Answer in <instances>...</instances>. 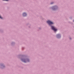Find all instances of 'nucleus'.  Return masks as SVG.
I'll use <instances>...</instances> for the list:
<instances>
[{
    "instance_id": "obj_1",
    "label": "nucleus",
    "mask_w": 74,
    "mask_h": 74,
    "mask_svg": "<svg viewBox=\"0 0 74 74\" xmlns=\"http://www.w3.org/2000/svg\"><path fill=\"white\" fill-rule=\"evenodd\" d=\"M47 22L48 23L49 25H52V24H53V23L51 21H47Z\"/></svg>"
},
{
    "instance_id": "obj_2",
    "label": "nucleus",
    "mask_w": 74,
    "mask_h": 74,
    "mask_svg": "<svg viewBox=\"0 0 74 74\" xmlns=\"http://www.w3.org/2000/svg\"><path fill=\"white\" fill-rule=\"evenodd\" d=\"M51 28L54 31H57V29H56V28L53 26H51Z\"/></svg>"
},
{
    "instance_id": "obj_3",
    "label": "nucleus",
    "mask_w": 74,
    "mask_h": 74,
    "mask_svg": "<svg viewBox=\"0 0 74 74\" xmlns=\"http://www.w3.org/2000/svg\"><path fill=\"white\" fill-rule=\"evenodd\" d=\"M57 37L58 38H60V34H58L57 35Z\"/></svg>"
},
{
    "instance_id": "obj_4",
    "label": "nucleus",
    "mask_w": 74,
    "mask_h": 74,
    "mask_svg": "<svg viewBox=\"0 0 74 74\" xmlns=\"http://www.w3.org/2000/svg\"><path fill=\"white\" fill-rule=\"evenodd\" d=\"M27 14L26 13H24L23 14V15L24 16H26L27 15Z\"/></svg>"
},
{
    "instance_id": "obj_5",
    "label": "nucleus",
    "mask_w": 74,
    "mask_h": 74,
    "mask_svg": "<svg viewBox=\"0 0 74 74\" xmlns=\"http://www.w3.org/2000/svg\"><path fill=\"white\" fill-rule=\"evenodd\" d=\"M21 60L22 61H23L24 62V63H26V61H25V60L22 59Z\"/></svg>"
},
{
    "instance_id": "obj_6",
    "label": "nucleus",
    "mask_w": 74,
    "mask_h": 74,
    "mask_svg": "<svg viewBox=\"0 0 74 74\" xmlns=\"http://www.w3.org/2000/svg\"><path fill=\"white\" fill-rule=\"evenodd\" d=\"M4 1H8V0H3Z\"/></svg>"
},
{
    "instance_id": "obj_7",
    "label": "nucleus",
    "mask_w": 74,
    "mask_h": 74,
    "mask_svg": "<svg viewBox=\"0 0 74 74\" xmlns=\"http://www.w3.org/2000/svg\"><path fill=\"white\" fill-rule=\"evenodd\" d=\"M29 60H27V62H29Z\"/></svg>"
},
{
    "instance_id": "obj_8",
    "label": "nucleus",
    "mask_w": 74,
    "mask_h": 74,
    "mask_svg": "<svg viewBox=\"0 0 74 74\" xmlns=\"http://www.w3.org/2000/svg\"><path fill=\"white\" fill-rule=\"evenodd\" d=\"M0 18H1V19H2V17H1V16H0Z\"/></svg>"
},
{
    "instance_id": "obj_9",
    "label": "nucleus",
    "mask_w": 74,
    "mask_h": 74,
    "mask_svg": "<svg viewBox=\"0 0 74 74\" xmlns=\"http://www.w3.org/2000/svg\"><path fill=\"white\" fill-rule=\"evenodd\" d=\"M53 4V3H51V4Z\"/></svg>"
},
{
    "instance_id": "obj_10",
    "label": "nucleus",
    "mask_w": 74,
    "mask_h": 74,
    "mask_svg": "<svg viewBox=\"0 0 74 74\" xmlns=\"http://www.w3.org/2000/svg\"><path fill=\"white\" fill-rule=\"evenodd\" d=\"M73 22H74V20L73 21Z\"/></svg>"
}]
</instances>
